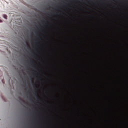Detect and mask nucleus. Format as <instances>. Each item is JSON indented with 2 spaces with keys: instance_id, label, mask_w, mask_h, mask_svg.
Returning <instances> with one entry per match:
<instances>
[{
  "instance_id": "1",
  "label": "nucleus",
  "mask_w": 128,
  "mask_h": 128,
  "mask_svg": "<svg viewBox=\"0 0 128 128\" xmlns=\"http://www.w3.org/2000/svg\"><path fill=\"white\" fill-rule=\"evenodd\" d=\"M3 17L4 18H5L6 20H8V16L6 15V14H4L3 15Z\"/></svg>"
},
{
  "instance_id": "2",
  "label": "nucleus",
  "mask_w": 128,
  "mask_h": 128,
  "mask_svg": "<svg viewBox=\"0 0 128 128\" xmlns=\"http://www.w3.org/2000/svg\"><path fill=\"white\" fill-rule=\"evenodd\" d=\"M36 94V96H37V98H38V100H39L40 99V98H38V92H36V94Z\"/></svg>"
},
{
  "instance_id": "3",
  "label": "nucleus",
  "mask_w": 128,
  "mask_h": 128,
  "mask_svg": "<svg viewBox=\"0 0 128 128\" xmlns=\"http://www.w3.org/2000/svg\"><path fill=\"white\" fill-rule=\"evenodd\" d=\"M19 100H22V102H26V101H24V100L22 99V98H19Z\"/></svg>"
},
{
  "instance_id": "4",
  "label": "nucleus",
  "mask_w": 128,
  "mask_h": 128,
  "mask_svg": "<svg viewBox=\"0 0 128 128\" xmlns=\"http://www.w3.org/2000/svg\"><path fill=\"white\" fill-rule=\"evenodd\" d=\"M2 82L3 84H4V80H2Z\"/></svg>"
},
{
  "instance_id": "5",
  "label": "nucleus",
  "mask_w": 128,
  "mask_h": 128,
  "mask_svg": "<svg viewBox=\"0 0 128 128\" xmlns=\"http://www.w3.org/2000/svg\"><path fill=\"white\" fill-rule=\"evenodd\" d=\"M0 22H2V20H0Z\"/></svg>"
},
{
  "instance_id": "6",
  "label": "nucleus",
  "mask_w": 128,
  "mask_h": 128,
  "mask_svg": "<svg viewBox=\"0 0 128 128\" xmlns=\"http://www.w3.org/2000/svg\"><path fill=\"white\" fill-rule=\"evenodd\" d=\"M64 6H66V4H65V5H64Z\"/></svg>"
},
{
  "instance_id": "7",
  "label": "nucleus",
  "mask_w": 128,
  "mask_h": 128,
  "mask_svg": "<svg viewBox=\"0 0 128 128\" xmlns=\"http://www.w3.org/2000/svg\"><path fill=\"white\" fill-rule=\"evenodd\" d=\"M69 0V2H70V0Z\"/></svg>"
},
{
  "instance_id": "8",
  "label": "nucleus",
  "mask_w": 128,
  "mask_h": 128,
  "mask_svg": "<svg viewBox=\"0 0 128 128\" xmlns=\"http://www.w3.org/2000/svg\"><path fill=\"white\" fill-rule=\"evenodd\" d=\"M32 60H33L32 59Z\"/></svg>"
}]
</instances>
